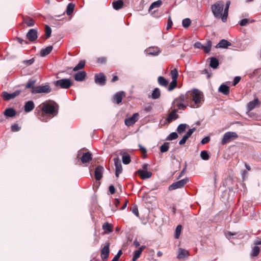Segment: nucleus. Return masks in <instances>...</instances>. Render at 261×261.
Segmentation results:
<instances>
[{"label": "nucleus", "instance_id": "nucleus-1", "mask_svg": "<svg viewBox=\"0 0 261 261\" xmlns=\"http://www.w3.org/2000/svg\"><path fill=\"white\" fill-rule=\"evenodd\" d=\"M230 2L228 1L225 4L223 1H219L211 6L212 11L214 17L221 18L223 22H225L228 15V10Z\"/></svg>", "mask_w": 261, "mask_h": 261}, {"label": "nucleus", "instance_id": "nucleus-2", "mask_svg": "<svg viewBox=\"0 0 261 261\" xmlns=\"http://www.w3.org/2000/svg\"><path fill=\"white\" fill-rule=\"evenodd\" d=\"M186 95L188 97L194 101V105L192 107H199L203 99V94L201 91L197 89H193L191 91H188L186 93Z\"/></svg>", "mask_w": 261, "mask_h": 261}, {"label": "nucleus", "instance_id": "nucleus-3", "mask_svg": "<svg viewBox=\"0 0 261 261\" xmlns=\"http://www.w3.org/2000/svg\"><path fill=\"white\" fill-rule=\"evenodd\" d=\"M39 107L40 109V111L47 114L56 116L58 113V105L55 102L52 103L43 102Z\"/></svg>", "mask_w": 261, "mask_h": 261}, {"label": "nucleus", "instance_id": "nucleus-4", "mask_svg": "<svg viewBox=\"0 0 261 261\" xmlns=\"http://www.w3.org/2000/svg\"><path fill=\"white\" fill-rule=\"evenodd\" d=\"M54 84L56 87L61 89H68L72 85V83L69 79H62L55 81Z\"/></svg>", "mask_w": 261, "mask_h": 261}, {"label": "nucleus", "instance_id": "nucleus-5", "mask_svg": "<svg viewBox=\"0 0 261 261\" xmlns=\"http://www.w3.org/2000/svg\"><path fill=\"white\" fill-rule=\"evenodd\" d=\"M189 181V178L186 177L180 180L173 182L168 187L169 191H172L177 189L182 188Z\"/></svg>", "mask_w": 261, "mask_h": 261}, {"label": "nucleus", "instance_id": "nucleus-6", "mask_svg": "<svg viewBox=\"0 0 261 261\" xmlns=\"http://www.w3.org/2000/svg\"><path fill=\"white\" fill-rule=\"evenodd\" d=\"M238 137L236 132H227L225 133L221 140V144L224 145L227 142L237 138Z\"/></svg>", "mask_w": 261, "mask_h": 261}, {"label": "nucleus", "instance_id": "nucleus-7", "mask_svg": "<svg viewBox=\"0 0 261 261\" xmlns=\"http://www.w3.org/2000/svg\"><path fill=\"white\" fill-rule=\"evenodd\" d=\"M51 91V88L48 85L44 86H36L35 89L33 90H31L32 94H38V93H48Z\"/></svg>", "mask_w": 261, "mask_h": 261}, {"label": "nucleus", "instance_id": "nucleus-8", "mask_svg": "<svg viewBox=\"0 0 261 261\" xmlns=\"http://www.w3.org/2000/svg\"><path fill=\"white\" fill-rule=\"evenodd\" d=\"M20 92V90H17L12 93H9L7 91H3L2 93V96L5 100H9L17 96Z\"/></svg>", "mask_w": 261, "mask_h": 261}, {"label": "nucleus", "instance_id": "nucleus-9", "mask_svg": "<svg viewBox=\"0 0 261 261\" xmlns=\"http://www.w3.org/2000/svg\"><path fill=\"white\" fill-rule=\"evenodd\" d=\"M113 160L115 166V175L118 177L122 171V164L118 157L114 158Z\"/></svg>", "mask_w": 261, "mask_h": 261}, {"label": "nucleus", "instance_id": "nucleus-10", "mask_svg": "<svg viewBox=\"0 0 261 261\" xmlns=\"http://www.w3.org/2000/svg\"><path fill=\"white\" fill-rule=\"evenodd\" d=\"M95 82L101 86H103L106 83V76L103 73H99L95 75Z\"/></svg>", "mask_w": 261, "mask_h": 261}, {"label": "nucleus", "instance_id": "nucleus-11", "mask_svg": "<svg viewBox=\"0 0 261 261\" xmlns=\"http://www.w3.org/2000/svg\"><path fill=\"white\" fill-rule=\"evenodd\" d=\"M139 114L135 113L133 115L127 118H126L124 121L125 124L127 126H130L134 125L138 120Z\"/></svg>", "mask_w": 261, "mask_h": 261}, {"label": "nucleus", "instance_id": "nucleus-12", "mask_svg": "<svg viewBox=\"0 0 261 261\" xmlns=\"http://www.w3.org/2000/svg\"><path fill=\"white\" fill-rule=\"evenodd\" d=\"M26 37L31 42L35 41L38 38V32L37 30L34 29H30L27 33Z\"/></svg>", "mask_w": 261, "mask_h": 261}, {"label": "nucleus", "instance_id": "nucleus-13", "mask_svg": "<svg viewBox=\"0 0 261 261\" xmlns=\"http://www.w3.org/2000/svg\"><path fill=\"white\" fill-rule=\"evenodd\" d=\"M110 243H108L101 249V257L102 260H107L109 255L110 249H109Z\"/></svg>", "mask_w": 261, "mask_h": 261}, {"label": "nucleus", "instance_id": "nucleus-14", "mask_svg": "<svg viewBox=\"0 0 261 261\" xmlns=\"http://www.w3.org/2000/svg\"><path fill=\"white\" fill-rule=\"evenodd\" d=\"M104 168L101 166H97L95 170L94 176L96 180H99L102 177Z\"/></svg>", "mask_w": 261, "mask_h": 261}, {"label": "nucleus", "instance_id": "nucleus-15", "mask_svg": "<svg viewBox=\"0 0 261 261\" xmlns=\"http://www.w3.org/2000/svg\"><path fill=\"white\" fill-rule=\"evenodd\" d=\"M123 96H125V93L123 91H120L116 93L113 97V102L117 104L121 103Z\"/></svg>", "mask_w": 261, "mask_h": 261}, {"label": "nucleus", "instance_id": "nucleus-16", "mask_svg": "<svg viewBox=\"0 0 261 261\" xmlns=\"http://www.w3.org/2000/svg\"><path fill=\"white\" fill-rule=\"evenodd\" d=\"M86 74L85 71H80L74 74V79L77 82H82L85 80Z\"/></svg>", "mask_w": 261, "mask_h": 261}, {"label": "nucleus", "instance_id": "nucleus-17", "mask_svg": "<svg viewBox=\"0 0 261 261\" xmlns=\"http://www.w3.org/2000/svg\"><path fill=\"white\" fill-rule=\"evenodd\" d=\"M177 110L174 109L168 115L166 118V120L168 123H171L173 120L177 119L179 117L178 115L176 114Z\"/></svg>", "mask_w": 261, "mask_h": 261}, {"label": "nucleus", "instance_id": "nucleus-18", "mask_svg": "<svg viewBox=\"0 0 261 261\" xmlns=\"http://www.w3.org/2000/svg\"><path fill=\"white\" fill-rule=\"evenodd\" d=\"M137 173L139 175L140 177L143 179L149 178L152 175V173L151 172L142 170L141 169L137 171Z\"/></svg>", "mask_w": 261, "mask_h": 261}, {"label": "nucleus", "instance_id": "nucleus-19", "mask_svg": "<svg viewBox=\"0 0 261 261\" xmlns=\"http://www.w3.org/2000/svg\"><path fill=\"white\" fill-rule=\"evenodd\" d=\"M231 45V43L226 39H221L216 45V48H227Z\"/></svg>", "mask_w": 261, "mask_h": 261}, {"label": "nucleus", "instance_id": "nucleus-20", "mask_svg": "<svg viewBox=\"0 0 261 261\" xmlns=\"http://www.w3.org/2000/svg\"><path fill=\"white\" fill-rule=\"evenodd\" d=\"M80 160L84 164L88 163L92 160V153L89 151L84 153L80 158Z\"/></svg>", "mask_w": 261, "mask_h": 261}, {"label": "nucleus", "instance_id": "nucleus-21", "mask_svg": "<svg viewBox=\"0 0 261 261\" xmlns=\"http://www.w3.org/2000/svg\"><path fill=\"white\" fill-rule=\"evenodd\" d=\"M146 51V54L148 55L156 56L160 53L161 50L158 47H149Z\"/></svg>", "mask_w": 261, "mask_h": 261}, {"label": "nucleus", "instance_id": "nucleus-22", "mask_svg": "<svg viewBox=\"0 0 261 261\" xmlns=\"http://www.w3.org/2000/svg\"><path fill=\"white\" fill-rule=\"evenodd\" d=\"M189 255V252L187 250L182 248L178 249L177 254V258L178 259H185L188 257Z\"/></svg>", "mask_w": 261, "mask_h": 261}, {"label": "nucleus", "instance_id": "nucleus-23", "mask_svg": "<svg viewBox=\"0 0 261 261\" xmlns=\"http://www.w3.org/2000/svg\"><path fill=\"white\" fill-rule=\"evenodd\" d=\"M35 108V105L32 100L27 101L24 106V110L26 113L32 111Z\"/></svg>", "mask_w": 261, "mask_h": 261}, {"label": "nucleus", "instance_id": "nucleus-24", "mask_svg": "<svg viewBox=\"0 0 261 261\" xmlns=\"http://www.w3.org/2000/svg\"><path fill=\"white\" fill-rule=\"evenodd\" d=\"M37 82V80L35 78L30 79L28 82L27 83L25 88V89H31L32 90H33L35 89L36 87L35 85Z\"/></svg>", "mask_w": 261, "mask_h": 261}, {"label": "nucleus", "instance_id": "nucleus-25", "mask_svg": "<svg viewBox=\"0 0 261 261\" xmlns=\"http://www.w3.org/2000/svg\"><path fill=\"white\" fill-rule=\"evenodd\" d=\"M53 49V46L51 45L48 46L44 48H42L40 50V56L42 57H44L49 54Z\"/></svg>", "mask_w": 261, "mask_h": 261}, {"label": "nucleus", "instance_id": "nucleus-26", "mask_svg": "<svg viewBox=\"0 0 261 261\" xmlns=\"http://www.w3.org/2000/svg\"><path fill=\"white\" fill-rule=\"evenodd\" d=\"M210 66L213 69H216L219 65V60L215 57H211L210 58Z\"/></svg>", "mask_w": 261, "mask_h": 261}, {"label": "nucleus", "instance_id": "nucleus-27", "mask_svg": "<svg viewBox=\"0 0 261 261\" xmlns=\"http://www.w3.org/2000/svg\"><path fill=\"white\" fill-rule=\"evenodd\" d=\"M218 91L225 95H228L229 93V87L226 84H223L219 87Z\"/></svg>", "mask_w": 261, "mask_h": 261}, {"label": "nucleus", "instance_id": "nucleus-28", "mask_svg": "<svg viewBox=\"0 0 261 261\" xmlns=\"http://www.w3.org/2000/svg\"><path fill=\"white\" fill-rule=\"evenodd\" d=\"M259 103L258 98H255L254 100L250 101L247 105V109L251 111L254 109L255 107Z\"/></svg>", "mask_w": 261, "mask_h": 261}, {"label": "nucleus", "instance_id": "nucleus-29", "mask_svg": "<svg viewBox=\"0 0 261 261\" xmlns=\"http://www.w3.org/2000/svg\"><path fill=\"white\" fill-rule=\"evenodd\" d=\"M4 113L7 117H13L16 115V112L13 108H8L5 110Z\"/></svg>", "mask_w": 261, "mask_h": 261}, {"label": "nucleus", "instance_id": "nucleus-30", "mask_svg": "<svg viewBox=\"0 0 261 261\" xmlns=\"http://www.w3.org/2000/svg\"><path fill=\"white\" fill-rule=\"evenodd\" d=\"M124 3L122 0H117L112 3L113 8L116 10H118L122 8Z\"/></svg>", "mask_w": 261, "mask_h": 261}, {"label": "nucleus", "instance_id": "nucleus-31", "mask_svg": "<svg viewBox=\"0 0 261 261\" xmlns=\"http://www.w3.org/2000/svg\"><path fill=\"white\" fill-rule=\"evenodd\" d=\"M37 118L43 122H47L49 119L47 116V114H46L43 112H41L40 111H39L38 114H37Z\"/></svg>", "mask_w": 261, "mask_h": 261}, {"label": "nucleus", "instance_id": "nucleus-32", "mask_svg": "<svg viewBox=\"0 0 261 261\" xmlns=\"http://www.w3.org/2000/svg\"><path fill=\"white\" fill-rule=\"evenodd\" d=\"M102 229L106 233H109L113 231V226L108 222L105 223L102 225Z\"/></svg>", "mask_w": 261, "mask_h": 261}, {"label": "nucleus", "instance_id": "nucleus-33", "mask_svg": "<svg viewBox=\"0 0 261 261\" xmlns=\"http://www.w3.org/2000/svg\"><path fill=\"white\" fill-rule=\"evenodd\" d=\"M162 1L161 0H158L153 2L150 6L148 11L150 12L151 10L154 8H159L162 4Z\"/></svg>", "mask_w": 261, "mask_h": 261}, {"label": "nucleus", "instance_id": "nucleus-34", "mask_svg": "<svg viewBox=\"0 0 261 261\" xmlns=\"http://www.w3.org/2000/svg\"><path fill=\"white\" fill-rule=\"evenodd\" d=\"M122 161L123 163L126 165L129 164L131 161L129 154L126 152L122 153Z\"/></svg>", "mask_w": 261, "mask_h": 261}, {"label": "nucleus", "instance_id": "nucleus-35", "mask_svg": "<svg viewBox=\"0 0 261 261\" xmlns=\"http://www.w3.org/2000/svg\"><path fill=\"white\" fill-rule=\"evenodd\" d=\"M158 81L160 85L164 87H166L169 83L168 81L162 76L158 77Z\"/></svg>", "mask_w": 261, "mask_h": 261}, {"label": "nucleus", "instance_id": "nucleus-36", "mask_svg": "<svg viewBox=\"0 0 261 261\" xmlns=\"http://www.w3.org/2000/svg\"><path fill=\"white\" fill-rule=\"evenodd\" d=\"M161 95L160 90L158 88H155L152 91V93L151 94V98L153 99H158Z\"/></svg>", "mask_w": 261, "mask_h": 261}, {"label": "nucleus", "instance_id": "nucleus-37", "mask_svg": "<svg viewBox=\"0 0 261 261\" xmlns=\"http://www.w3.org/2000/svg\"><path fill=\"white\" fill-rule=\"evenodd\" d=\"M75 5L74 4L69 3L67 6L66 12L68 15H70L74 11Z\"/></svg>", "mask_w": 261, "mask_h": 261}, {"label": "nucleus", "instance_id": "nucleus-38", "mask_svg": "<svg viewBox=\"0 0 261 261\" xmlns=\"http://www.w3.org/2000/svg\"><path fill=\"white\" fill-rule=\"evenodd\" d=\"M85 66V60H81L79 63L73 68L74 71H78L84 68Z\"/></svg>", "mask_w": 261, "mask_h": 261}, {"label": "nucleus", "instance_id": "nucleus-39", "mask_svg": "<svg viewBox=\"0 0 261 261\" xmlns=\"http://www.w3.org/2000/svg\"><path fill=\"white\" fill-rule=\"evenodd\" d=\"M188 126V125L186 124V123H181V124H180L177 128V132H178V133H179V134H181L182 133H183L185 131L187 127Z\"/></svg>", "mask_w": 261, "mask_h": 261}, {"label": "nucleus", "instance_id": "nucleus-40", "mask_svg": "<svg viewBox=\"0 0 261 261\" xmlns=\"http://www.w3.org/2000/svg\"><path fill=\"white\" fill-rule=\"evenodd\" d=\"M169 142H164L163 144L160 147L161 153H164L168 150L169 148Z\"/></svg>", "mask_w": 261, "mask_h": 261}, {"label": "nucleus", "instance_id": "nucleus-41", "mask_svg": "<svg viewBox=\"0 0 261 261\" xmlns=\"http://www.w3.org/2000/svg\"><path fill=\"white\" fill-rule=\"evenodd\" d=\"M211 46H212L211 42L210 41H207L206 44L205 45H203V47H202V49H203V51L205 53L207 54L210 51Z\"/></svg>", "mask_w": 261, "mask_h": 261}, {"label": "nucleus", "instance_id": "nucleus-42", "mask_svg": "<svg viewBox=\"0 0 261 261\" xmlns=\"http://www.w3.org/2000/svg\"><path fill=\"white\" fill-rule=\"evenodd\" d=\"M23 21L28 27H33L35 25L34 20L31 17L25 18Z\"/></svg>", "mask_w": 261, "mask_h": 261}, {"label": "nucleus", "instance_id": "nucleus-43", "mask_svg": "<svg viewBox=\"0 0 261 261\" xmlns=\"http://www.w3.org/2000/svg\"><path fill=\"white\" fill-rule=\"evenodd\" d=\"M259 252H260L259 247L257 246H255L252 249L251 256L252 257H255L259 254Z\"/></svg>", "mask_w": 261, "mask_h": 261}, {"label": "nucleus", "instance_id": "nucleus-44", "mask_svg": "<svg viewBox=\"0 0 261 261\" xmlns=\"http://www.w3.org/2000/svg\"><path fill=\"white\" fill-rule=\"evenodd\" d=\"M200 158L205 161L208 160L210 158L208 152L206 150H202L200 152Z\"/></svg>", "mask_w": 261, "mask_h": 261}, {"label": "nucleus", "instance_id": "nucleus-45", "mask_svg": "<svg viewBox=\"0 0 261 261\" xmlns=\"http://www.w3.org/2000/svg\"><path fill=\"white\" fill-rule=\"evenodd\" d=\"M254 20H250L249 19L247 18H244L242 20H241L239 22V24L242 27L246 26L248 24H249L250 22H253Z\"/></svg>", "mask_w": 261, "mask_h": 261}, {"label": "nucleus", "instance_id": "nucleus-46", "mask_svg": "<svg viewBox=\"0 0 261 261\" xmlns=\"http://www.w3.org/2000/svg\"><path fill=\"white\" fill-rule=\"evenodd\" d=\"M170 73L172 80L177 81V79L178 76V72L176 68H174L171 71Z\"/></svg>", "mask_w": 261, "mask_h": 261}, {"label": "nucleus", "instance_id": "nucleus-47", "mask_svg": "<svg viewBox=\"0 0 261 261\" xmlns=\"http://www.w3.org/2000/svg\"><path fill=\"white\" fill-rule=\"evenodd\" d=\"M191 23V21L190 18H186L182 20V25L185 28H188Z\"/></svg>", "mask_w": 261, "mask_h": 261}, {"label": "nucleus", "instance_id": "nucleus-48", "mask_svg": "<svg viewBox=\"0 0 261 261\" xmlns=\"http://www.w3.org/2000/svg\"><path fill=\"white\" fill-rule=\"evenodd\" d=\"M182 226L180 225H178L176 226L175 229V238L178 239L181 233Z\"/></svg>", "mask_w": 261, "mask_h": 261}, {"label": "nucleus", "instance_id": "nucleus-49", "mask_svg": "<svg viewBox=\"0 0 261 261\" xmlns=\"http://www.w3.org/2000/svg\"><path fill=\"white\" fill-rule=\"evenodd\" d=\"M51 33V29L48 25H45V34L46 36V38H48Z\"/></svg>", "mask_w": 261, "mask_h": 261}, {"label": "nucleus", "instance_id": "nucleus-50", "mask_svg": "<svg viewBox=\"0 0 261 261\" xmlns=\"http://www.w3.org/2000/svg\"><path fill=\"white\" fill-rule=\"evenodd\" d=\"M178 138V134L176 132H172L170 133L167 137V140H173Z\"/></svg>", "mask_w": 261, "mask_h": 261}, {"label": "nucleus", "instance_id": "nucleus-51", "mask_svg": "<svg viewBox=\"0 0 261 261\" xmlns=\"http://www.w3.org/2000/svg\"><path fill=\"white\" fill-rule=\"evenodd\" d=\"M177 86V81L172 80L170 83L168 88V90L170 91L173 90Z\"/></svg>", "mask_w": 261, "mask_h": 261}, {"label": "nucleus", "instance_id": "nucleus-52", "mask_svg": "<svg viewBox=\"0 0 261 261\" xmlns=\"http://www.w3.org/2000/svg\"><path fill=\"white\" fill-rule=\"evenodd\" d=\"M187 98H188V97H187L186 94V95L181 94L178 98H177L176 99H175L174 100V101L172 103V105H173L175 103V101H177V100H179L180 101V102L185 101L186 100Z\"/></svg>", "mask_w": 261, "mask_h": 261}, {"label": "nucleus", "instance_id": "nucleus-53", "mask_svg": "<svg viewBox=\"0 0 261 261\" xmlns=\"http://www.w3.org/2000/svg\"><path fill=\"white\" fill-rule=\"evenodd\" d=\"M141 253L140 251L136 250L134 252V256L132 259V261H136L140 256Z\"/></svg>", "mask_w": 261, "mask_h": 261}, {"label": "nucleus", "instance_id": "nucleus-54", "mask_svg": "<svg viewBox=\"0 0 261 261\" xmlns=\"http://www.w3.org/2000/svg\"><path fill=\"white\" fill-rule=\"evenodd\" d=\"M97 62L100 64H105L107 62V58L105 57H99L97 59Z\"/></svg>", "mask_w": 261, "mask_h": 261}, {"label": "nucleus", "instance_id": "nucleus-55", "mask_svg": "<svg viewBox=\"0 0 261 261\" xmlns=\"http://www.w3.org/2000/svg\"><path fill=\"white\" fill-rule=\"evenodd\" d=\"M11 130L13 132H16L19 131L21 127L18 126L17 124H14L11 125Z\"/></svg>", "mask_w": 261, "mask_h": 261}, {"label": "nucleus", "instance_id": "nucleus-56", "mask_svg": "<svg viewBox=\"0 0 261 261\" xmlns=\"http://www.w3.org/2000/svg\"><path fill=\"white\" fill-rule=\"evenodd\" d=\"M122 252L121 250H119L117 254L115 255L112 261H118L120 256L122 255Z\"/></svg>", "mask_w": 261, "mask_h": 261}, {"label": "nucleus", "instance_id": "nucleus-57", "mask_svg": "<svg viewBox=\"0 0 261 261\" xmlns=\"http://www.w3.org/2000/svg\"><path fill=\"white\" fill-rule=\"evenodd\" d=\"M195 130V127L190 129L185 136H186L188 138H190Z\"/></svg>", "mask_w": 261, "mask_h": 261}, {"label": "nucleus", "instance_id": "nucleus-58", "mask_svg": "<svg viewBox=\"0 0 261 261\" xmlns=\"http://www.w3.org/2000/svg\"><path fill=\"white\" fill-rule=\"evenodd\" d=\"M172 24H173V23H172V21L171 19V16H169L168 18V22H167V25L166 27V29L167 30L170 29L172 27Z\"/></svg>", "mask_w": 261, "mask_h": 261}, {"label": "nucleus", "instance_id": "nucleus-59", "mask_svg": "<svg viewBox=\"0 0 261 261\" xmlns=\"http://www.w3.org/2000/svg\"><path fill=\"white\" fill-rule=\"evenodd\" d=\"M132 213L137 217L139 216V212L138 210V207L136 205H134L132 209Z\"/></svg>", "mask_w": 261, "mask_h": 261}, {"label": "nucleus", "instance_id": "nucleus-60", "mask_svg": "<svg viewBox=\"0 0 261 261\" xmlns=\"http://www.w3.org/2000/svg\"><path fill=\"white\" fill-rule=\"evenodd\" d=\"M34 61H35V60L33 58H32V59H30V60H24L23 62V63L24 64L28 65V66H29V65H31L32 64H33Z\"/></svg>", "mask_w": 261, "mask_h": 261}, {"label": "nucleus", "instance_id": "nucleus-61", "mask_svg": "<svg viewBox=\"0 0 261 261\" xmlns=\"http://www.w3.org/2000/svg\"><path fill=\"white\" fill-rule=\"evenodd\" d=\"M194 46L196 48L202 49L203 47V45L200 42L197 41L194 43Z\"/></svg>", "mask_w": 261, "mask_h": 261}, {"label": "nucleus", "instance_id": "nucleus-62", "mask_svg": "<svg viewBox=\"0 0 261 261\" xmlns=\"http://www.w3.org/2000/svg\"><path fill=\"white\" fill-rule=\"evenodd\" d=\"M16 39L17 41L20 43L21 45L23 44H27L28 43V41L26 40H23V39L20 38V37H17Z\"/></svg>", "mask_w": 261, "mask_h": 261}, {"label": "nucleus", "instance_id": "nucleus-63", "mask_svg": "<svg viewBox=\"0 0 261 261\" xmlns=\"http://www.w3.org/2000/svg\"><path fill=\"white\" fill-rule=\"evenodd\" d=\"M210 141V137L208 136H206V137H205L204 138H203L201 141V143L202 144H205L207 143H208L209 141Z\"/></svg>", "mask_w": 261, "mask_h": 261}, {"label": "nucleus", "instance_id": "nucleus-64", "mask_svg": "<svg viewBox=\"0 0 261 261\" xmlns=\"http://www.w3.org/2000/svg\"><path fill=\"white\" fill-rule=\"evenodd\" d=\"M241 79V78L240 76H236L233 79V81L232 82V85L233 86L236 85L238 83H239V82L240 81Z\"/></svg>", "mask_w": 261, "mask_h": 261}]
</instances>
